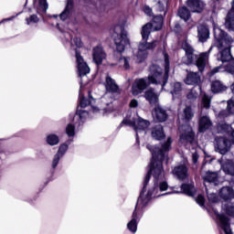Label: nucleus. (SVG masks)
I'll return each mask as SVG.
<instances>
[{"label": "nucleus", "instance_id": "obj_23", "mask_svg": "<svg viewBox=\"0 0 234 234\" xmlns=\"http://www.w3.org/2000/svg\"><path fill=\"white\" fill-rule=\"evenodd\" d=\"M230 114H234V98L228 101L227 110L219 112L218 118L220 120L228 118Z\"/></svg>", "mask_w": 234, "mask_h": 234}, {"label": "nucleus", "instance_id": "obj_11", "mask_svg": "<svg viewBox=\"0 0 234 234\" xmlns=\"http://www.w3.org/2000/svg\"><path fill=\"white\" fill-rule=\"evenodd\" d=\"M231 149V141L224 137H216L215 150L219 154H226Z\"/></svg>", "mask_w": 234, "mask_h": 234}, {"label": "nucleus", "instance_id": "obj_37", "mask_svg": "<svg viewBox=\"0 0 234 234\" xmlns=\"http://www.w3.org/2000/svg\"><path fill=\"white\" fill-rule=\"evenodd\" d=\"M178 16L183 21H189V17H191V13L187 7L183 6L178 10Z\"/></svg>", "mask_w": 234, "mask_h": 234}, {"label": "nucleus", "instance_id": "obj_21", "mask_svg": "<svg viewBox=\"0 0 234 234\" xmlns=\"http://www.w3.org/2000/svg\"><path fill=\"white\" fill-rule=\"evenodd\" d=\"M197 37L200 43H206L209 39V28L204 25L197 27Z\"/></svg>", "mask_w": 234, "mask_h": 234}, {"label": "nucleus", "instance_id": "obj_29", "mask_svg": "<svg viewBox=\"0 0 234 234\" xmlns=\"http://www.w3.org/2000/svg\"><path fill=\"white\" fill-rule=\"evenodd\" d=\"M112 8V3H111L109 0H101L97 6L99 14H105V12H109V10Z\"/></svg>", "mask_w": 234, "mask_h": 234}, {"label": "nucleus", "instance_id": "obj_52", "mask_svg": "<svg viewBox=\"0 0 234 234\" xmlns=\"http://www.w3.org/2000/svg\"><path fill=\"white\" fill-rule=\"evenodd\" d=\"M192 161H193V164H197V162H198V153L194 152L192 154Z\"/></svg>", "mask_w": 234, "mask_h": 234}, {"label": "nucleus", "instance_id": "obj_59", "mask_svg": "<svg viewBox=\"0 0 234 234\" xmlns=\"http://www.w3.org/2000/svg\"><path fill=\"white\" fill-rule=\"evenodd\" d=\"M50 17H55V18H58V15H53V16H50Z\"/></svg>", "mask_w": 234, "mask_h": 234}, {"label": "nucleus", "instance_id": "obj_13", "mask_svg": "<svg viewBox=\"0 0 234 234\" xmlns=\"http://www.w3.org/2000/svg\"><path fill=\"white\" fill-rule=\"evenodd\" d=\"M202 178L205 182V187L207 189V184L210 186H218L220 184V177H218V173L217 172H207L202 176Z\"/></svg>", "mask_w": 234, "mask_h": 234}, {"label": "nucleus", "instance_id": "obj_38", "mask_svg": "<svg viewBox=\"0 0 234 234\" xmlns=\"http://www.w3.org/2000/svg\"><path fill=\"white\" fill-rule=\"evenodd\" d=\"M37 23H39L37 15H30L28 17H26V24L28 27H34V25H37Z\"/></svg>", "mask_w": 234, "mask_h": 234}, {"label": "nucleus", "instance_id": "obj_27", "mask_svg": "<svg viewBox=\"0 0 234 234\" xmlns=\"http://www.w3.org/2000/svg\"><path fill=\"white\" fill-rule=\"evenodd\" d=\"M154 116L157 122H165V120H167V112H165V110H164L162 106L157 105L154 108Z\"/></svg>", "mask_w": 234, "mask_h": 234}, {"label": "nucleus", "instance_id": "obj_24", "mask_svg": "<svg viewBox=\"0 0 234 234\" xmlns=\"http://www.w3.org/2000/svg\"><path fill=\"white\" fill-rule=\"evenodd\" d=\"M219 197L225 202L231 200L234 197V190L231 186H223L219 191Z\"/></svg>", "mask_w": 234, "mask_h": 234}, {"label": "nucleus", "instance_id": "obj_15", "mask_svg": "<svg viewBox=\"0 0 234 234\" xmlns=\"http://www.w3.org/2000/svg\"><path fill=\"white\" fill-rule=\"evenodd\" d=\"M107 58V54H105V51L103 50V48L101 46L94 47L92 49V59L94 63L97 65H101L103 63V59Z\"/></svg>", "mask_w": 234, "mask_h": 234}, {"label": "nucleus", "instance_id": "obj_39", "mask_svg": "<svg viewBox=\"0 0 234 234\" xmlns=\"http://www.w3.org/2000/svg\"><path fill=\"white\" fill-rule=\"evenodd\" d=\"M47 143L48 145H58L59 144V137L54 133L47 136Z\"/></svg>", "mask_w": 234, "mask_h": 234}, {"label": "nucleus", "instance_id": "obj_34", "mask_svg": "<svg viewBox=\"0 0 234 234\" xmlns=\"http://www.w3.org/2000/svg\"><path fill=\"white\" fill-rule=\"evenodd\" d=\"M172 90L170 93L172 94L173 98H178L180 96V92L182 91V84L180 82H175L171 84Z\"/></svg>", "mask_w": 234, "mask_h": 234}, {"label": "nucleus", "instance_id": "obj_51", "mask_svg": "<svg viewBox=\"0 0 234 234\" xmlns=\"http://www.w3.org/2000/svg\"><path fill=\"white\" fill-rule=\"evenodd\" d=\"M130 107L131 109H136V107H138V101L136 99H133L130 101Z\"/></svg>", "mask_w": 234, "mask_h": 234}, {"label": "nucleus", "instance_id": "obj_7", "mask_svg": "<svg viewBox=\"0 0 234 234\" xmlns=\"http://www.w3.org/2000/svg\"><path fill=\"white\" fill-rule=\"evenodd\" d=\"M149 200L150 197H144V194L139 196L135 209L132 216V220L127 224V228L132 233H136L138 229V222H140V218H142V211L149 206Z\"/></svg>", "mask_w": 234, "mask_h": 234}, {"label": "nucleus", "instance_id": "obj_8", "mask_svg": "<svg viewBox=\"0 0 234 234\" xmlns=\"http://www.w3.org/2000/svg\"><path fill=\"white\" fill-rule=\"evenodd\" d=\"M122 125H128L129 127H133V131L136 133V142L140 140V136H145L147 134V129L151 122L149 121L143 119L142 117H138L135 119H124L122 122Z\"/></svg>", "mask_w": 234, "mask_h": 234}, {"label": "nucleus", "instance_id": "obj_55", "mask_svg": "<svg viewBox=\"0 0 234 234\" xmlns=\"http://www.w3.org/2000/svg\"><path fill=\"white\" fill-rule=\"evenodd\" d=\"M91 112H98V108L91 106Z\"/></svg>", "mask_w": 234, "mask_h": 234}, {"label": "nucleus", "instance_id": "obj_53", "mask_svg": "<svg viewBox=\"0 0 234 234\" xmlns=\"http://www.w3.org/2000/svg\"><path fill=\"white\" fill-rule=\"evenodd\" d=\"M3 142H4V140L3 139H1L0 140V158H3V156L5 155V154H3Z\"/></svg>", "mask_w": 234, "mask_h": 234}, {"label": "nucleus", "instance_id": "obj_30", "mask_svg": "<svg viewBox=\"0 0 234 234\" xmlns=\"http://www.w3.org/2000/svg\"><path fill=\"white\" fill-rule=\"evenodd\" d=\"M225 25L229 30L234 31V1L232 3V8L228 13Z\"/></svg>", "mask_w": 234, "mask_h": 234}, {"label": "nucleus", "instance_id": "obj_43", "mask_svg": "<svg viewBox=\"0 0 234 234\" xmlns=\"http://www.w3.org/2000/svg\"><path fill=\"white\" fill-rule=\"evenodd\" d=\"M225 211L227 215L234 217V203H228L227 206H225Z\"/></svg>", "mask_w": 234, "mask_h": 234}, {"label": "nucleus", "instance_id": "obj_2", "mask_svg": "<svg viewBox=\"0 0 234 234\" xmlns=\"http://www.w3.org/2000/svg\"><path fill=\"white\" fill-rule=\"evenodd\" d=\"M165 58V72L162 73V68L158 65H152L150 67V74L148 78L136 79L132 85V94L138 96L142 94L151 85H161V89L164 90L165 83L169 80V55L164 53Z\"/></svg>", "mask_w": 234, "mask_h": 234}, {"label": "nucleus", "instance_id": "obj_42", "mask_svg": "<svg viewBox=\"0 0 234 234\" xmlns=\"http://www.w3.org/2000/svg\"><path fill=\"white\" fill-rule=\"evenodd\" d=\"M187 100H189L190 101H195V100H197V98H198V92H197V90H195L194 89L190 90L186 95Z\"/></svg>", "mask_w": 234, "mask_h": 234}, {"label": "nucleus", "instance_id": "obj_16", "mask_svg": "<svg viewBox=\"0 0 234 234\" xmlns=\"http://www.w3.org/2000/svg\"><path fill=\"white\" fill-rule=\"evenodd\" d=\"M115 46L118 52H123L125 50V47L129 45V38L127 37V32L122 30L121 35L118 38L114 39Z\"/></svg>", "mask_w": 234, "mask_h": 234}, {"label": "nucleus", "instance_id": "obj_20", "mask_svg": "<svg viewBox=\"0 0 234 234\" xmlns=\"http://www.w3.org/2000/svg\"><path fill=\"white\" fill-rule=\"evenodd\" d=\"M160 94L154 91V89L150 88L144 92V98L151 105H156L158 103V98Z\"/></svg>", "mask_w": 234, "mask_h": 234}, {"label": "nucleus", "instance_id": "obj_44", "mask_svg": "<svg viewBox=\"0 0 234 234\" xmlns=\"http://www.w3.org/2000/svg\"><path fill=\"white\" fill-rule=\"evenodd\" d=\"M69 149V145L67 144H61L58 148V151L56 154H58V156H60L61 158H63V156L65 155V154L67 153Z\"/></svg>", "mask_w": 234, "mask_h": 234}, {"label": "nucleus", "instance_id": "obj_61", "mask_svg": "<svg viewBox=\"0 0 234 234\" xmlns=\"http://www.w3.org/2000/svg\"><path fill=\"white\" fill-rule=\"evenodd\" d=\"M221 0H214V3L220 2Z\"/></svg>", "mask_w": 234, "mask_h": 234}, {"label": "nucleus", "instance_id": "obj_26", "mask_svg": "<svg viewBox=\"0 0 234 234\" xmlns=\"http://www.w3.org/2000/svg\"><path fill=\"white\" fill-rule=\"evenodd\" d=\"M152 138L154 140H164L165 133H164V126L162 124L155 125L151 132Z\"/></svg>", "mask_w": 234, "mask_h": 234}, {"label": "nucleus", "instance_id": "obj_25", "mask_svg": "<svg viewBox=\"0 0 234 234\" xmlns=\"http://www.w3.org/2000/svg\"><path fill=\"white\" fill-rule=\"evenodd\" d=\"M187 6L192 12H197L200 14L204 10V2L202 0H187Z\"/></svg>", "mask_w": 234, "mask_h": 234}, {"label": "nucleus", "instance_id": "obj_17", "mask_svg": "<svg viewBox=\"0 0 234 234\" xmlns=\"http://www.w3.org/2000/svg\"><path fill=\"white\" fill-rule=\"evenodd\" d=\"M187 171V165H186V164H181L174 167L172 173L178 180H186V178L189 176Z\"/></svg>", "mask_w": 234, "mask_h": 234}, {"label": "nucleus", "instance_id": "obj_3", "mask_svg": "<svg viewBox=\"0 0 234 234\" xmlns=\"http://www.w3.org/2000/svg\"><path fill=\"white\" fill-rule=\"evenodd\" d=\"M164 25V16L162 15L155 16L153 19V23H147L143 27L142 37L143 40L139 44L138 52L136 54L137 60L142 63L145 58H147V50H153L158 45V41L154 40L151 43H147L149 36L152 32H158L162 30Z\"/></svg>", "mask_w": 234, "mask_h": 234}, {"label": "nucleus", "instance_id": "obj_4", "mask_svg": "<svg viewBox=\"0 0 234 234\" xmlns=\"http://www.w3.org/2000/svg\"><path fill=\"white\" fill-rule=\"evenodd\" d=\"M79 105L77 107V112L75 115L73 116V123H69L66 127V134L69 136V138H74L76 134V127H80L82 123H85L87 121V118H89V112L87 110V107H90V105H92V101H94V99L92 97H89V100L85 99L83 97V92L81 90L79 92Z\"/></svg>", "mask_w": 234, "mask_h": 234}, {"label": "nucleus", "instance_id": "obj_56", "mask_svg": "<svg viewBox=\"0 0 234 234\" xmlns=\"http://www.w3.org/2000/svg\"><path fill=\"white\" fill-rule=\"evenodd\" d=\"M104 111H105V112H112V111H114V110L111 109V108H105Z\"/></svg>", "mask_w": 234, "mask_h": 234}, {"label": "nucleus", "instance_id": "obj_10", "mask_svg": "<svg viewBox=\"0 0 234 234\" xmlns=\"http://www.w3.org/2000/svg\"><path fill=\"white\" fill-rule=\"evenodd\" d=\"M104 87L106 89V94H115L116 96H120L122 94V90L120 89V86H118V83H116V80L112 79L111 76L107 75L104 81Z\"/></svg>", "mask_w": 234, "mask_h": 234}, {"label": "nucleus", "instance_id": "obj_18", "mask_svg": "<svg viewBox=\"0 0 234 234\" xmlns=\"http://www.w3.org/2000/svg\"><path fill=\"white\" fill-rule=\"evenodd\" d=\"M219 162H220L222 171H224L226 175H230L231 176H234L233 160L228 159L227 161H224V157H222Z\"/></svg>", "mask_w": 234, "mask_h": 234}, {"label": "nucleus", "instance_id": "obj_47", "mask_svg": "<svg viewBox=\"0 0 234 234\" xmlns=\"http://www.w3.org/2000/svg\"><path fill=\"white\" fill-rule=\"evenodd\" d=\"M59 160H61V156H59V154H55L53 161H52V168L56 169V167H58V165L59 164Z\"/></svg>", "mask_w": 234, "mask_h": 234}, {"label": "nucleus", "instance_id": "obj_35", "mask_svg": "<svg viewBox=\"0 0 234 234\" xmlns=\"http://www.w3.org/2000/svg\"><path fill=\"white\" fill-rule=\"evenodd\" d=\"M118 65L121 69H124V70H129L131 69V58L127 57H121Z\"/></svg>", "mask_w": 234, "mask_h": 234}, {"label": "nucleus", "instance_id": "obj_46", "mask_svg": "<svg viewBox=\"0 0 234 234\" xmlns=\"http://www.w3.org/2000/svg\"><path fill=\"white\" fill-rule=\"evenodd\" d=\"M224 70H226V72H229V74H234V60L229 62L227 65L226 69H224Z\"/></svg>", "mask_w": 234, "mask_h": 234}, {"label": "nucleus", "instance_id": "obj_22", "mask_svg": "<svg viewBox=\"0 0 234 234\" xmlns=\"http://www.w3.org/2000/svg\"><path fill=\"white\" fill-rule=\"evenodd\" d=\"M210 89L214 94H220V92H226L228 90V87L218 80L211 82Z\"/></svg>", "mask_w": 234, "mask_h": 234}, {"label": "nucleus", "instance_id": "obj_5", "mask_svg": "<svg viewBox=\"0 0 234 234\" xmlns=\"http://www.w3.org/2000/svg\"><path fill=\"white\" fill-rule=\"evenodd\" d=\"M214 37L216 39V47L218 50V61L222 63L231 61V45L233 43V37L226 34V32L217 25H214Z\"/></svg>", "mask_w": 234, "mask_h": 234}, {"label": "nucleus", "instance_id": "obj_40", "mask_svg": "<svg viewBox=\"0 0 234 234\" xmlns=\"http://www.w3.org/2000/svg\"><path fill=\"white\" fill-rule=\"evenodd\" d=\"M206 191L207 194L208 202H210V204H218V202H220V198H218L217 194L215 193L209 194V191L207 190V188H206Z\"/></svg>", "mask_w": 234, "mask_h": 234}, {"label": "nucleus", "instance_id": "obj_19", "mask_svg": "<svg viewBox=\"0 0 234 234\" xmlns=\"http://www.w3.org/2000/svg\"><path fill=\"white\" fill-rule=\"evenodd\" d=\"M73 8H74V0H67L65 9L58 16V17L61 19V21H67V19H69V17H70Z\"/></svg>", "mask_w": 234, "mask_h": 234}, {"label": "nucleus", "instance_id": "obj_6", "mask_svg": "<svg viewBox=\"0 0 234 234\" xmlns=\"http://www.w3.org/2000/svg\"><path fill=\"white\" fill-rule=\"evenodd\" d=\"M182 48L186 54L188 62L195 63L199 72H204L206 67H207V64L209 63V54H211V50H213V46H211L207 51L202 52L197 56L194 54L195 49L186 40L182 43Z\"/></svg>", "mask_w": 234, "mask_h": 234}, {"label": "nucleus", "instance_id": "obj_12", "mask_svg": "<svg viewBox=\"0 0 234 234\" xmlns=\"http://www.w3.org/2000/svg\"><path fill=\"white\" fill-rule=\"evenodd\" d=\"M76 59H77V69L79 76L80 78H85L89 72H90V68L87 65V62L83 59V57L76 50Z\"/></svg>", "mask_w": 234, "mask_h": 234}, {"label": "nucleus", "instance_id": "obj_33", "mask_svg": "<svg viewBox=\"0 0 234 234\" xmlns=\"http://www.w3.org/2000/svg\"><path fill=\"white\" fill-rule=\"evenodd\" d=\"M47 10H48V3L47 2V0H38L37 14L43 16V14H47Z\"/></svg>", "mask_w": 234, "mask_h": 234}, {"label": "nucleus", "instance_id": "obj_58", "mask_svg": "<svg viewBox=\"0 0 234 234\" xmlns=\"http://www.w3.org/2000/svg\"><path fill=\"white\" fill-rule=\"evenodd\" d=\"M57 27H58V30H60V32H63V30H61V27H59L58 24L57 25Z\"/></svg>", "mask_w": 234, "mask_h": 234}, {"label": "nucleus", "instance_id": "obj_60", "mask_svg": "<svg viewBox=\"0 0 234 234\" xmlns=\"http://www.w3.org/2000/svg\"><path fill=\"white\" fill-rule=\"evenodd\" d=\"M107 105H109V107H112V103L110 102V103H107Z\"/></svg>", "mask_w": 234, "mask_h": 234}, {"label": "nucleus", "instance_id": "obj_28", "mask_svg": "<svg viewBox=\"0 0 234 234\" xmlns=\"http://www.w3.org/2000/svg\"><path fill=\"white\" fill-rule=\"evenodd\" d=\"M218 133H225L227 134L230 133V140L232 144H234V130H233V127H231V125L228 123H219L218 125Z\"/></svg>", "mask_w": 234, "mask_h": 234}, {"label": "nucleus", "instance_id": "obj_49", "mask_svg": "<svg viewBox=\"0 0 234 234\" xmlns=\"http://www.w3.org/2000/svg\"><path fill=\"white\" fill-rule=\"evenodd\" d=\"M144 14H145L146 16H148L149 17H152V16H153V9H151V7L145 5V6L144 7Z\"/></svg>", "mask_w": 234, "mask_h": 234}, {"label": "nucleus", "instance_id": "obj_9", "mask_svg": "<svg viewBox=\"0 0 234 234\" xmlns=\"http://www.w3.org/2000/svg\"><path fill=\"white\" fill-rule=\"evenodd\" d=\"M180 137L179 144L186 149H197V141L195 140V133L193 128L186 124L179 127Z\"/></svg>", "mask_w": 234, "mask_h": 234}, {"label": "nucleus", "instance_id": "obj_54", "mask_svg": "<svg viewBox=\"0 0 234 234\" xmlns=\"http://www.w3.org/2000/svg\"><path fill=\"white\" fill-rule=\"evenodd\" d=\"M12 19H14V16H11L9 18H5L0 22V25H2V23H5V21H12Z\"/></svg>", "mask_w": 234, "mask_h": 234}, {"label": "nucleus", "instance_id": "obj_57", "mask_svg": "<svg viewBox=\"0 0 234 234\" xmlns=\"http://www.w3.org/2000/svg\"><path fill=\"white\" fill-rule=\"evenodd\" d=\"M85 84L83 83V80H80V89H83V86H84Z\"/></svg>", "mask_w": 234, "mask_h": 234}, {"label": "nucleus", "instance_id": "obj_1", "mask_svg": "<svg viewBox=\"0 0 234 234\" xmlns=\"http://www.w3.org/2000/svg\"><path fill=\"white\" fill-rule=\"evenodd\" d=\"M171 144L173 139L168 137L166 142L158 146L147 145V149L152 153V161L150 163V170L144 177V187L140 195L144 198H158V197H165L171 193H184L187 197H195L197 195V188L195 184L188 183L181 185V191H174L170 193L160 194V191H167L169 185L165 181V174L164 173V166L162 163L164 160L168 162L169 151H171Z\"/></svg>", "mask_w": 234, "mask_h": 234}, {"label": "nucleus", "instance_id": "obj_32", "mask_svg": "<svg viewBox=\"0 0 234 234\" xmlns=\"http://www.w3.org/2000/svg\"><path fill=\"white\" fill-rule=\"evenodd\" d=\"M64 37L66 38V41H70L71 47H78V48H81L83 47V43H81V38L80 37H74L72 39V35L70 33H65Z\"/></svg>", "mask_w": 234, "mask_h": 234}, {"label": "nucleus", "instance_id": "obj_31", "mask_svg": "<svg viewBox=\"0 0 234 234\" xmlns=\"http://www.w3.org/2000/svg\"><path fill=\"white\" fill-rule=\"evenodd\" d=\"M211 127V120L207 116H203L199 120V133H206Z\"/></svg>", "mask_w": 234, "mask_h": 234}, {"label": "nucleus", "instance_id": "obj_48", "mask_svg": "<svg viewBox=\"0 0 234 234\" xmlns=\"http://www.w3.org/2000/svg\"><path fill=\"white\" fill-rule=\"evenodd\" d=\"M196 202L197 204H198V206H200L201 207H203L205 202H206V199L204 198V196L202 195H198L197 197H196Z\"/></svg>", "mask_w": 234, "mask_h": 234}, {"label": "nucleus", "instance_id": "obj_45", "mask_svg": "<svg viewBox=\"0 0 234 234\" xmlns=\"http://www.w3.org/2000/svg\"><path fill=\"white\" fill-rule=\"evenodd\" d=\"M224 70H225L224 67H222V66L216 67L211 69V71L209 72V76H215V74H217L218 72H224Z\"/></svg>", "mask_w": 234, "mask_h": 234}, {"label": "nucleus", "instance_id": "obj_41", "mask_svg": "<svg viewBox=\"0 0 234 234\" xmlns=\"http://www.w3.org/2000/svg\"><path fill=\"white\" fill-rule=\"evenodd\" d=\"M193 116H195V113H193V109L191 107L187 106L184 110V120H192Z\"/></svg>", "mask_w": 234, "mask_h": 234}, {"label": "nucleus", "instance_id": "obj_36", "mask_svg": "<svg viewBox=\"0 0 234 234\" xmlns=\"http://www.w3.org/2000/svg\"><path fill=\"white\" fill-rule=\"evenodd\" d=\"M211 107V96L204 93L202 95L200 109H209Z\"/></svg>", "mask_w": 234, "mask_h": 234}, {"label": "nucleus", "instance_id": "obj_14", "mask_svg": "<svg viewBox=\"0 0 234 234\" xmlns=\"http://www.w3.org/2000/svg\"><path fill=\"white\" fill-rule=\"evenodd\" d=\"M185 83L186 85H193L194 87H199V90H201L200 83L202 80L200 79V74L198 72L190 71L187 73L186 78L185 79Z\"/></svg>", "mask_w": 234, "mask_h": 234}, {"label": "nucleus", "instance_id": "obj_50", "mask_svg": "<svg viewBox=\"0 0 234 234\" xmlns=\"http://www.w3.org/2000/svg\"><path fill=\"white\" fill-rule=\"evenodd\" d=\"M156 6L159 12H164V10H165V5H164V3H162L161 1L157 3Z\"/></svg>", "mask_w": 234, "mask_h": 234}]
</instances>
